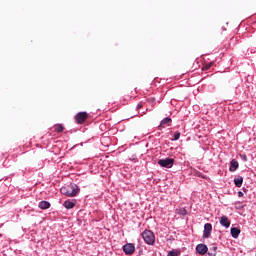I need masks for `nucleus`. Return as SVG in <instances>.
I'll use <instances>...</instances> for the list:
<instances>
[{
  "instance_id": "obj_1",
  "label": "nucleus",
  "mask_w": 256,
  "mask_h": 256,
  "mask_svg": "<svg viewBox=\"0 0 256 256\" xmlns=\"http://www.w3.org/2000/svg\"><path fill=\"white\" fill-rule=\"evenodd\" d=\"M62 195L66 197H75L79 193V186L77 184H69L60 189Z\"/></svg>"
},
{
  "instance_id": "obj_2",
  "label": "nucleus",
  "mask_w": 256,
  "mask_h": 256,
  "mask_svg": "<svg viewBox=\"0 0 256 256\" xmlns=\"http://www.w3.org/2000/svg\"><path fill=\"white\" fill-rule=\"evenodd\" d=\"M142 237L147 245H155V233H153V231L144 230L142 232Z\"/></svg>"
},
{
  "instance_id": "obj_3",
  "label": "nucleus",
  "mask_w": 256,
  "mask_h": 256,
  "mask_svg": "<svg viewBox=\"0 0 256 256\" xmlns=\"http://www.w3.org/2000/svg\"><path fill=\"white\" fill-rule=\"evenodd\" d=\"M175 163V159L173 158H166V159H160L158 160V165L160 167H164L165 169H171Z\"/></svg>"
},
{
  "instance_id": "obj_4",
  "label": "nucleus",
  "mask_w": 256,
  "mask_h": 256,
  "mask_svg": "<svg viewBox=\"0 0 256 256\" xmlns=\"http://www.w3.org/2000/svg\"><path fill=\"white\" fill-rule=\"evenodd\" d=\"M88 118H89V114H87V112H79L75 116V120H76V123H78V125H83V123H85Z\"/></svg>"
},
{
  "instance_id": "obj_5",
  "label": "nucleus",
  "mask_w": 256,
  "mask_h": 256,
  "mask_svg": "<svg viewBox=\"0 0 256 256\" xmlns=\"http://www.w3.org/2000/svg\"><path fill=\"white\" fill-rule=\"evenodd\" d=\"M212 231H213V225H211V223H206L204 225V234H203L204 239H209V237H211Z\"/></svg>"
},
{
  "instance_id": "obj_6",
  "label": "nucleus",
  "mask_w": 256,
  "mask_h": 256,
  "mask_svg": "<svg viewBox=\"0 0 256 256\" xmlns=\"http://www.w3.org/2000/svg\"><path fill=\"white\" fill-rule=\"evenodd\" d=\"M123 251L126 255H133V253H135V245L132 243L125 244L123 246Z\"/></svg>"
},
{
  "instance_id": "obj_7",
  "label": "nucleus",
  "mask_w": 256,
  "mask_h": 256,
  "mask_svg": "<svg viewBox=\"0 0 256 256\" xmlns=\"http://www.w3.org/2000/svg\"><path fill=\"white\" fill-rule=\"evenodd\" d=\"M196 251L199 253V255H206L207 251H209V248L205 244H198L196 246Z\"/></svg>"
},
{
  "instance_id": "obj_8",
  "label": "nucleus",
  "mask_w": 256,
  "mask_h": 256,
  "mask_svg": "<svg viewBox=\"0 0 256 256\" xmlns=\"http://www.w3.org/2000/svg\"><path fill=\"white\" fill-rule=\"evenodd\" d=\"M220 225H222V227H226V229H229V227H231V221H229L227 216H222L220 219Z\"/></svg>"
},
{
  "instance_id": "obj_9",
  "label": "nucleus",
  "mask_w": 256,
  "mask_h": 256,
  "mask_svg": "<svg viewBox=\"0 0 256 256\" xmlns=\"http://www.w3.org/2000/svg\"><path fill=\"white\" fill-rule=\"evenodd\" d=\"M237 169H239V162L235 159L231 160L229 171L234 172L237 171Z\"/></svg>"
},
{
  "instance_id": "obj_10",
  "label": "nucleus",
  "mask_w": 256,
  "mask_h": 256,
  "mask_svg": "<svg viewBox=\"0 0 256 256\" xmlns=\"http://www.w3.org/2000/svg\"><path fill=\"white\" fill-rule=\"evenodd\" d=\"M75 203H77V200H66L63 205L65 209H73V207H75Z\"/></svg>"
},
{
  "instance_id": "obj_11",
  "label": "nucleus",
  "mask_w": 256,
  "mask_h": 256,
  "mask_svg": "<svg viewBox=\"0 0 256 256\" xmlns=\"http://www.w3.org/2000/svg\"><path fill=\"white\" fill-rule=\"evenodd\" d=\"M240 233H241V230L239 228H237V227L231 228V235L234 239H237V237H239Z\"/></svg>"
},
{
  "instance_id": "obj_12",
  "label": "nucleus",
  "mask_w": 256,
  "mask_h": 256,
  "mask_svg": "<svg viewBox=\"0 0 256 256\" xmlns=\"http://www.w3.org/2000/svg\"><path fill=\"white\" fill-rule=\"evenodd\" d=\"M54 131L56 133H63V131H65V126H63V124H56L54 125Z\"/></svg>"
},
{
  "instance_id": "obj_13",
  "label": "nucleus",
  "mask_w": 256,
  "mask_h": 256,
  "mask_svg": "<svg viewBox=\"0 0 256 256\" xmlns=\"http://www.w3.org/2000/svg\"><path fill=\"white\" fill-rule=\"evenodd\" d=\"M234 184L236 185V187H242V185H243V176H237L234 179Z\"/></svg>"
},
{
  "instance_id": "obj_14",
  "label": "nucleus",
  "mask_w": 256,
  "mask_h": 256,
  "mask_svg": "<svg viewBox=\"0 0 256 256\" xmlns=\"http://www.w3.org/2000/svg\"><path fill=\"white\" fill-rule=\"evenodd\" d=\"M38 207L40 209H49V207H51V204L48 201H41Z\"/></svg>"
},
{
  "instance_id": "obj_15",
  "label": "nucleus",
  "mask_w": 256,
  "mask_h": 256,
  "mask_svg": "<svg viewBox=\"0 0 256 256\" xmlns=\"http://www.w3.org/2000/svg\"><path fill=\"white\" fill-rule=\"evenodd\" d=\"M171 118L170 117H166L164 118L161 123H160V127H165V125H169L171 123Z\"/></svg>"
},
{
  "instance_id": "obj_16",
  "label": "nucleus",
  "mask_w": 256,
  "mask_h": 256,
  "mask_svg": "<svg viewBox=\"0 0 256 256\" xmlns=\"http://www.w3.org/2000/svg\"><path fill=\"white\" fill-rule=\"evenodd\" d=\"M180 137H181V133L180 132H175L174 133V141H179Z\"/></svg>"
},
{
  "instance_id": "obj_17",
  "label": "nucleus",
  "mask_w": 256,
  "mask_h": 256,
  "mask_svg": "<svg viewBox=\"0 0 256 256\" xmlns=\"http://www.w3.org/2000/svg\"><path fill=\"white\" fill-rule=\"evenodd\" d=\"M210 253H214V256H216L217 255V246H212L210 248Z\"/></svg>"
},
{
  "instance_id": "obj_18",
  "label": "nucleus",
  "mask_w": 256,
  "mask_h": 256,
  "mask_svg": "<svg viewBox=\"0 0 256 256\" xmlns=\"http://www.w3.org/2000/svg\"><path fill=\"white\" fill-rule=\"evenodd\" d=\"M168 256H179V252H177V251H170L169 253H168Z\"/></svg>"
},
{
  "instance_id": "obj_19",
  "label": "nucleus",
  "mask_w": 256,
  "mask_h": 256,
  "mask_svg": "<svg viewBox=\"0 0 256 256\" xmlns=\"http://www.w3.org/2000/svg\"><path fill=\"white\" fill-rule=\"evenodd\" d=\"M211 67H213V62H210L209 64H206L204 66V69L208 70V69H211Z\"/></svg>"
},
{
  "instance_id": "obj_20",
  "label": "nucleus",
  "mask_w": 256,
  "mask_h": 256,
  "mask_svg": "<svg viewBox=\"0 0 256 256\" xmlns=\"http://www.w3.org/2000/svg\"><path fill=\"white\" fill-rule=\"evenodd\" d=\"M197 177H202V179H207V176L203 175L201 172H196Z\"/></svg>"
},
{
  "instance_id": "obj_21",
  "label": "nucleus",
  "mask_w": 256,
  "mask_h": 256,
  "mask_svg": "<svg viewBox=\"0 0 256 256\" xmlns=\"http://www.w3.org/2000/svg\"><path fill=\"white\" fill-rule=\"evenodd\" d=\"M243 192H238V197H243Z\"/></svg>"
},
{
  "instance_id": "obj_22",
  "label": "nucleus",
  "mask_w": 256,
  "mask_h": 256,
  "mask_svg": "<svg viewBox=\"0 0 256 256\" xmlns=\"http://www.w3.org/2000/svg\"><path fill=\"white\" fill-rule=\"evenodd\" d=\"M141 107H143L142 104H138V105H137V109H141Z\"/></svg>"
}]
</instances>
